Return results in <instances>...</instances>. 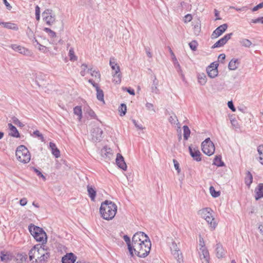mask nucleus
Masks as SVG:
<instances>
[{"mask_svg":"<svg viewBox=\"0 0 263 263\" xmlns=\"http://www.w3.org/2000/svg\"><path fill=\"white\" fill-rule=\"evenodd\" d=\"M133 245L130 255L133 256L134 252L141 258H145L148 255L152 246L149 237L142 232H137L133 235Z\"/></svg>","mask_w":263,"mask_h":263,"instance_id":"f257e3e1","label":"nucleus"},{"mask_svg":"<svg viewBox=\"0 0 263 263\" xmlns=\"http://www.w3.org/2000/svg\"><path fill=\"white\" fill-rule=\"evenodd\" d=\"M117 211V206L113 202L105 200L101 203L100 213L102 217L107 220L112 219Z\"/></svg>","mask_w":263,"mask_h":263,"instance_id":"f03ea898","label":"nucleus"},{"mask_svg":"<svg viewBox=\"0 0 263 263\" xmlns=\"http://www.w3.org/2000/svg\"><path fill=\"white\" fill-rule=\"evenodd\" d=\"M28 230L37 241L42 242L43 243L44 241L46 242L47 235L42 228L31 223L28 227Z\"/></svg>","mask_w":263,"mask_h":263,"instance_id":"7ed1b4c3","label":"nucleus"},{"mask_svg":"<svg viewBox=\"0 0 263 263\" xmlns=\"http://www.w3.org/2000/svg\"><path fill=\"white\" fill-rule=\"evenodd\" d=\"M17 159L24 163H27L30 160V154L29 151L24 145L18 146L15 152Z\"/></svg>","mask_w":263,"mask_h":263,"instance_id":"20e7f679","label":"nucleus"},{"mask_svg":"<svg viewBox=\"0 0 263 263\" xmlns=\"http://www.w3.org/2000/svg\"><path fill=\"white\" fill-rule=\"evenodd\" d=\"M201 146L202 151L205 155L210 156L214 153L215 150V146L210 138L205 139L201 143Z\"/></svg>","mask_w":263,"mask_h":263,"instance_id":"39448f33","label":"nucleus"},{"mask_svg":"<svg viewBox=\"0 0 263 263\" xmlns=\"http://www.w3.org/2000/svg\"><path fill=\"white\" fill-rule=\"evenodd\" d=\"M44 252V249L40 245H35L29 251L28 255L30 261H34L33 259L39 258L40 255Z\"/></svg>","mask_w":263,"mask_h":263,"instance_id":"423d86ee","label":"nucleus"},{"mask_svg":"<svg viewBox=\"0 0 263 263\" xmlns=\"http://www.w3.org/2000/svg\"><path fill=\"white\" fill-rule=\"evenodd\" d=\"M172 254L174 257L177 259L178 263L183 262V256L180 252L179 248L177 247V243L173 241L170 247Z\"/></svg>","mask_w":263,"mask_h":263,"instance_id":"0eeeda50","label":"nucleus"},{"mask_svg":"<svg viewBox=\"0 0 263 263\" xmlns=\"http://www.w3.org/2000/svg\"><path fill=\"white\" fill-rule=\"evenodd\" d=\"M43 20L46 23L50 26L55 22V15L52 13V11L50 9H46L42 13Z\"/></svg>","mask_w":263,"mask_h":263,"instance_id":"6e6552de","label":"nucleus"},{"mask_svg":"<svg viewBox=\"0 0 263 263\" xmlns=\"http://www.w3.org/2000/svg\"><path fill=\"white\" fill-rule=\"evenodd\" d=\"M218 64L215 62L212 63L210 65L206 68V72L208 76L211 78H214L217 76L218 74Z\"/></svg>","mask_w":263,"mask_h":263,"instance_id":"1a4fd4ad","label":"nucleus"},{"mask_svg":"<svg viewBox=\"0 0 263 263\" xmlns=\"http://www.w3.org/2000/svg\"><path fill=\"white\" fill-rule=\"evenodd\" d=\"M103 130L99 127H95L91 131L92 140L95 142H100L102 139Z\"/></svg>","mask_w":263,"mask_h":263,"instance_id":"9d476101","label":"nucleus"},{"mask_svg":"<svg viewBox=\"0 0 263 263\" xmlns=\"http://www.w3.org/2000/svg\"><path fill=\"white\" fill-rule=\"evenodd\" d=\"M233 33L226 34L223 37L217 41L212 46V48H216L222 47L231 38Z\"/></svg>","mask_w":263,"mask_h":263,"instance_id":"9b49d317","label":"nucleus"},{"mask_svg":"<svg viewBox=\"0 0 263 263\" xmlns=\"http://www.w3.org/2000/svg\"><path fill=\"white\" fill-rule=\"evenodd\" d=\"M189 151L190 155L194 160L198 162L201 160V154L198 147H196L193 148L191 146H190L189 147Z\"/></svg>","mask_w":263,"mask_h":263,"instance_id":"f8f14e48","label":"nucleus"},{"mask_svg":"<svg viewBox=\"0 0 263 263\" xmlns=\"http://www.w3.org/2000/svg\"><path fill=\"white\" fill-rule=\"evenodd\" d=\"M228 25L223 24L218 27L212 33L211 38L216 39L221 35L227 29Z\"/></svg>","mask_w":263,"mask_h":263,"instance_id":"ddd939ff","label":"nucleus"},{"mask_svg":"<svg viewBox=\"0 0 263 263\" xmlns=\"http://www.w3.org/2000/svg\"><path fill=\"white\" fill-rule=\"evenodd\" d=\"M116 163L117 166L123 170L126 171L127 169V165L124 161V158L121 154L118 153L116 159Z\"/></svg>","mask_w":263,"mask_h":263,"instance_id":"4468645a","label":"nucleus"},{"mask_svg":"<svg viewBox=\"0 0 263 263\" xmlns=\"http://www.w3.org/2000/svg\"><path fill=\"white\" fill-rule=\"evenodd\" d=\"M77 256L72 253L66 254L62 257V263H74Z\"/></svg>","mask_w":263,"mask_h":263,"instance_id":"2eb2a0df","label":"nucleus"},{"mask_svg":"<svg viewBox=\"0 0 263 263\" xmlns=\"http://www.w3.org/2000/svg\"><path fill=\"white\" fill-rule=\"evenodd\" d=\"M200 252L199 254L200 256V258L202 260V259H204L205 262L203 261V263H209L210 259V255L206 247L200 248H199Z\"/></svg>","mask_w":263,"mask_h":263,"instance_id":"dca6fc26","label":"nucleus"},{"mask_svg":"<svg viewBox=\"0 0 263 263\" xmlns=\"http://www.w3.org/2000/svg\"><path fill=\"white\" fill-rule=\"evenodd\" d=\"M10 47L14 51L24 55H28L30 53L28 49L17 44H11Z\"/></svg>","mask_w":263,"mask_h":263,"instance_id":"f3484780","label":"nucleus"},{"mask_svg":"<svg viewBox=\"0 0 263 263\" xmlns=\"http://www.w3.org/2000/svg\"><path fill=\"white\" fill-rule=\"evenodd\" d=\"M255 199L258 200L259 199L263 198V183H259L255 189Z\"/></svg>","mask_w":263,"mask_h":263,"instance_id":"a211bd4d","label":"nucleus"},{"mask_svg":"<svg viewBox=\"0 0 263 263\" xmlns=\"http://www.w3.org/2000/svg\"><path fill=\"white\" fill-rule=\"evenodd\" d=\"M117 71L112 72V82L115 84H120L121 82L122 74L120 72V69L117 68Z\"/></svg>","mask_w":263,"mask_h":263,"instance_id":"6ab92c4d","label":"nucleus"},{"mask_svg":"<svg viewBox=\"0 0 263 263\" xmlns=\"http://www.w3.org/2000/svg\"><path fill=\"white\" fill-rule=\"evenodd\" d=\"M8 126L11 132L10 133H9L10 136L15 138L20 137V134L15 126L13 125L11 123H8Z\"/></svg>","mask_w":263,"mask_h":263,"instance_id":"aec40b11","label":"nucleus"},{"mask_svg":"<svg viewBox=\"0 0 263 263\" xmlns=\"http://www.w3.org/2000/svg\"><path fill=\"white\" fill-rule=\"evenodd\" d=\"M50 256V254L48 252H46L45 251L44 252L42 253L40 256L39 258H35V262L37 263H44L45 261L49 258Z\"/></svg>","mask_w":263,"mask_h":263,"instance_id":"412c9836","label":"nucleus"},{"mask_svg":"<svg viewBox=\"0 0 263 263\" xmlns=\"http://www.w3.org/2000/svg\"><path fill=\"white\" fill-rule=\"evenodd\" d=\"M216 253L217 257L219 258L223 257L225 255L224 250L220 243L216 245Z\"/></svg>","mask_w":263,"mask_h":263,"instance_id":"4be33fe9","label":"nucleus"},{"mask_svg":"<svg viewBox=\"0 0 263 263\" xmlns=\"http://www.w3.org/2000/svg\"><path fill=\"white\" fill-rule=\"evenodd\" d=\"M170 52L172 56V60L174 62V64L176 68L177 69L178 72H181V66L179 64L177 59H176L175 54L173 52L171 48H169Z\"/></svg>","mask_w":263,"mask_h":263,"instance_id":"5701e85b","label":"nucleus"},{"mask_svg":"<svg viewBox=\"0 0 263 263\" xmlns=\"http://www.w3.org/2000/svg\"><path fill=\"white\" fill-rule=\"evenodd\" d=\"M239 64V62L238 59H232L229 63L228 68L231 70H236Z\"/></svg>","mask_w":263,"mask_h":263,"instance_id":"b1692460","label":"nucleus"},{"mask_svg":"<svg viewBox=\"0 0 263 263\" xmlns=\"http://www.w3.org/2000/svg\"><path fill=\"white\" fill-rule=\"evenodd\" d=\"M109 65L111 67L112 70L114 72L117 71V68L120 69V66L117 62V59L115 57H111L109 60Z\"/></svg>","mask_w":263,"mask_h":263,"instance_id":"393cba45","label":"nucleus"},{"mask_svg":"<svg viewBox=\"0 0 263 263\" xmlns=\"http://www.w3.org/2000/svg\"><path fill=\"white\" fill-rule=\"evenodd\" d=\"M49 147L52 151V154L56 157L59 158L60 156V151L57 147L55 144L52 142L49 143Z\"/></svg>","mask_w":263,"mask_h":263,"instance_id":"a878e982","label":"nucleus"},{"mask_svg":"<svg viewBox=\"0 0 263 263\" xmlns=\"http://www.w3.org/2000/svg\"><path fill=\"white\" fill-rule=\"evenodd\" d=\"M1 25H2L4 27L7 29H12L15 31L18 29L17 26L15 24L11 22H1Z\"/></svg>","mask_w":263,"mask_h":263,"instance_id":"bb28decb","label":"nucleus"},{"mask_svg":"<svg viewBox=\"0 0 263 263\" xmlns=\"http://www.w3.org/2000/svg\"><path fill=\"white\" fill-rule=\"evenodd\" d=\"M123 239L127 245L128 250L129 252V253L132 254V248H133L132 246H134L133 245V237H132V242L130 241V238L126 235H125L123 236Z\"/></svg>","mask_w":263,"mask_h":263,"instance_id":"cd10ccee","label":"nucleus"},{"mask_svg":"<svg viewBox=\"0 0 263 263\" xmlns=\"http://www.w3.org/2000/svg\"><path fill=\"white\" fill-rule=\"evenodd\" d=\"M211 211H212L210 208H204L199 211V214L205 219L210 216L211 214V213H210Z\"/></svg>","mask_w":263,"mask_h":263,"instance_id":"c85d7f7f","label":"nucleus"},{"mask_svg":"<svg viewBox=\"0 0 263 263\" xmlns=\"http://www.w3.org/2000/svg\"><path fill=\"white\" fill-rule=\"evenodd\" d=\"M205 220L208 222V223L210 224V227L211 228L212 230L215 229L217 224L215 221L214 218L213 217L212 215V213L210 214V216L206 218V219H205Z\"/></svg>","mask_w":263,"mask_h":263,"instance_id":"c756f323","label":"nucleus"},{"mask_svg":"<svg viewBox=\"0 0 263 263\" xmlns=\"http://www.w3.org/2000/svg\"><path fill=\"white\" fill-rule=\"evenodd\" d=\"M246 184L249 187L253 181V176L249 171L246 173V176L245 178Z\"/></svg>","mask_w":263,"mask_h":263,"instance_id":"7c9ffc66","label":"nucleus"},{"mask_svg":"<svg viewBox=\"0 0 263 263\" xmlns=\"http://www.w3.org/2000/svg\"><path fill=\"white\" fill-rule=\"evenodd\" d=\"M87 191L88 195L90 198L91 200L93 201L96 196V191L95 189L91 186L87 185Z\"/></svg>","mask_w":263,"mask_h":263,"instance_id":"2f4dec72","label":"nucleus"},{"mask_svg":"<svg viewBox=\"0 0 263 263\" xmlns=\"http://www.w3.org/2000/svg\"><path fill=\"white\" fill-rule=\"evenodd\" d=\"M27 258V255L26 253H18L16 256V259L18 263H23L25 261Z\"/></svg>","mask_w":263,"mask_h":263,"instance_id":"473e14b6","label":"nucleus"},{"mask_svg":"<svg viewBox=\"0 0 263 263\" xmlns=\"http://www.w3.org/2000/svg\"><path fill=\"white\" fill-rule=\"evenodd\" d=\"M1 260L2 261H10L12 259V256L8 253L5 254L3 252L0 253Z\"/></svg>","mask_w":263,"mask_h":263,"instance_id":"72a5a7b5","label":"nucleus"},{"mask_svg":"<svg viewBox=\"0 0 263 263\" xmlns=\"http://www.w3.org/2000/svg\"><path fill=\"white\" fill-rule=\"evenodd\" d=\"M213 164L218 166H223L224 165V162L221 160V156H216L213 161Z\"/></svg>","mask_w":263,"mask_h":263,"instance_id":"f704fd0d","label":"nucleus"},{"mask_svg":"<svg viewBox=\"0 0 263 263\" xmlns=\"http://www.w3.org/2000/svg\"><path fill=\"white\" fill-rule=\"evenodd\" d=\"M158 82L156 79V76L154 77V79L153 82V84L151 87L152 92L158 94L159 93V90L157 88Z\"/></svg>","mask_w":263,"mask_h":263,"instance_id":"c9c22d12","label":"nucleus"},{"mask_svg":"<svg viewBox=\"0 0 263 263\" xmlns=\"http://www.w3.org/2000/svg\"><path fill=\"white\" fill-rule=\"evenodd\" d=\"M198 82L201 85H204L206 83L207 79L206 75L204 73H199L198 74Z\"/></svg>","mask_w":263,"mask_h":263,"instance_id":"e433bc0d","label":"nucleus"},{"mask_svg":"<svg viewBox=\"0 0 263 263\" xmlns=\"http://www.w3.org/2000/svg\"><path fill=\"white\" fill-rule=\"evenodd\" d=\"M73 112L78 116V119L80 121L82 118V107L81 106H77L73 108Z\"/></svg>","mask_w":263,"mask_h":263,"instance_id":"4c0bfd02","label":"nucleus"},{"mask_svg":"<svg viewBox=\"0 0 263 263\" xmlns=\"http://www.w3.org/2000/svg\"><path fill=\"white\" fill-rule=\"evenodd\" d=\"M183 138L185 140H187L190 137L191 134V130L187 125H184L183 126Z\"/></svg>","mask_w":263,"mask_h":263,"instance_id":"58836bf2","label":"nucleus"},{"mask_svg":"<svg viewBox=\"0 0 263 263\" xmlns=\"http://www.w3.org/2000/svg\"><path fill=\"white\" fill-rule=\"evenodd\" d=\"M240 44L245 47L249 48L252 45V42L248 39H242L240 41Z\"/></svg>","mask_w":263,"mask_h":263,"instance_id":"ea45409f","label":"nucleus"},{"mask_svg":"<svg viewBox=\"0 0 263 263\" xmlns=\"http://www.w3.org/2000/svg\"><path fill=\"white\" fill-rule=\"evenodd\" d=\"M257 152L259 155V162L263 165V145H260L258 146Z\"/></svg>","mask_w":263,"mask_h":263,"instance_id":"a19ab883","label":"nucleus"},{"mask_svg":"<svg viewBox=\"0 0 263 263\" xmlns=\"http://www.w3.org/2000/svg\"><path fill=\"white\" fill-rule=\"evenodd\" d=\"M97 91V99L101 101L104 102V93L102 89L100 88H98L96 89Z\"/></svg>","mask_w":263,"mask_h":263,"instance_id":"79ce46f5","label":"nucleus"},{"mask_svg":"<svg viewBox=\"0 0 263 263\" xmlns=\"http://www.w3.org/2000/svg\"><path fill=\"white\" fill-rule=\"evenodd\" d=\"M209 190L212 197L216 198L220 196V192L219 191H216L213 186H211Z\"/></svg>","mask_w":263,"mask_h":263,"instance_id":"37998d69","label":"nucleus"},{"mask_svg":"<svg viewBox=\"0 0 263 263\" xmlns=\"http://www.w3.org/2000/svg\"><path fill=\"white\" fill-rule=\"evenodd\" d=\"M32 135L39 138V139L41 140L42 142L45 141V139L43 135L40 132L39 130H36L34 131Z\"/></svg>","mask_w":263,"mask_h":263,"instance_id":"c03bdc74","label":"nucleus"},{"mask_svg":"<svg viewBox=\"0 0 263 263\" xmlns=\"http://www.w3.org/2000/svg\"><path fill=\"white\" fill-rule=\"evenodd\" d=\"M126 105L124 103H122L119 109V110L120 112V116H124L126 114Z\"/></svg>","mask_w":263,"mask_h":263,"instance_id":"a18cd8bd","label":"nucleus"},{"mask_svg":"<svg viewBox=\"0 0 263 263\" xmlns=\"http://www.w3.org/2000/svg\"><path fill=\"white\" fill-rule=\"evenodd\" d=\"M189 45L191 50H192L193 51H196L197 50V48L198 44L196 41L193 40L192 42H191L189 44Z\"/></svg>","mask_w":263,"mask_h":263,"instance_id":"49530a36","label":"nucleus"},{"mask_svg":"<svg viewBox=\"0 0 263 263\" xmlns=\"http://www.w3.org/2000/svg\"><path fill=\"white\" fill-rule=\"evenodd\" d=\"M43 30L45 32H46V33H47L50 37H53V38L56 37L55 32H54L53 31L51 30L50 28H44Z\"/></svg>","mask_w":263,"mask_h":263,"instance_id":"de8ad7c7","label":"nucleus"},{"mask_svg":"<svg viewBox=\"0 0 263 263\" xmlns=\"http://www.w3.org/2000/svg\"><path fill=\"white\" fill-rule=\"evenodd\" d=\"M13 123L19 127H23L24 125L15 117L12 118Z\"/></svg>","mask_w":263,"mask_h":263,"instance_id":"09e8293b","label":"nucleus"},{"mask_svg":"<svg viewBox=\"0 0 263 263\" xmlns=\"http://www.w3.org/2000/svg\"><path fill=\"white\" fill-rule=\"evenodd\" d=\"M69 56L70 58V60L71 61H74L77 60V57L74 55V52L72 48H71L69 50Z\"/></svg>","mask_w":263,"mask_h":263,"instance_id":"8fccbe9b","label":"nucleus"},{"mask_svg":"<svg viewBox=\"0 0 263 263\" xmlns=\"http://www.w3.org/2000/svg\"><path fill=\"white\" fill-rule=\"evenodd\" d=\"M146 108L147 110L149 111H152L153 112H155V110L154 107V105L153 104L150 103H147L145 105Z\"/></svg>","mask_w":263,"mask_h":263,"instance_id":"3c124183","label":"nucleus"},{"mask_svg":"<svg viewBox=\"0 0 263 263\" xmlns=\"http://www.w3.org/2000/svg\"><path fill=\"white\" fill-rule=\"evenodd\" d=\"M251 23H260L261 24H263V17H259L256 19H253L251 20Z\"/></svg>","mask_w":263,"mask_h":263,"instance_id":"603ef678","label":"nucleus"},{"mask_svg":"<svg viewBox=\"0 0 263 263\" xmlns=\"http://www.w3.org/2000/svg\"><path fill=\"white\" fill-rule=\"evenodd\" d=\"M173 163L175 169L177 171L178 173H179L180 172V169L178 162L176 159H173Z\"/></svg>","mask_w":263,"mask_h":263,"instance_id":"864d4df0","label":"nucleus"},{"mask_svg":"<svg viewBox=\"0 0 263 263\" xmlns=\"http://www.w3.org/2000/svg\"><path fill=\"white\" fill-rule=\"evenodd\" d=\"M228 106L229 108L232 111H235L236 110L235 107L233 104L232 101H229L228 103Z\"/></svg>","mask_w":263,"mask_h":263,"instance_id":"5fc2aeb1","label":"nucleus"},{"mask_svg":"<svg viewBox=\"0 0 263 263\" xmlns=\"http://www.w3.org/2000/svg\"><path fill=\"white\" fill-rule=\"evenodd\" d=\"M87 114L89 115V116L92 117L93 119H96L97 118V116L95 114V112L91 109H89V110L87 111Z\"/></svg>","mask_w":263,"mask_h":263,"instance_id":"6e6d98bb","label":"nucleus"},{"mask_svg":"<svg viewBox=\"0 0 263 263\" xmlns=\"http://www.w3.org/2000/svg\"><path fill=\"white\" fill-rule=\"evenodd\" d=\"M192 20V16L190 14H187L184 16V21L185 23L189 22Z\"/></svg>","mask_w":263,"mask_h":263,"instance_id":"4d7b16f0","label":"nucleus"},{"mask_svg":"<svg viewBox=\"0 0 263 263\" xmlns=\"http://www.w3.org/2000/svg\"><path fill=\"white\" fill-rule=\"evenodd\" d=\"M230 8L232 9H235L237 11H246L247 9V6L242 7L241 8H237V7H231Z\"/></svg>","mask_w":263,"mask_h":263,"instance_id":"13d9d810","label":"nucleus"},{"mask_svg":"<svg viewBox=\"0 0 263 263\" xmlns=\"http://www.w3.org/2000/svg\"><path fill=\"white\" fill-rule=\"evenodd\" d=\"M263 7V2L260 3L258 5H256V6L254 7L252 9L253 11H256L259 9H260Z\"/></svg>","mask_w":263,"mask_h":263,"instance_id":"bf43d9fd","label":"nucleus"},{"mask_svg":"<svg viewBox=\"0 0 263 263\" xmlns=\"http://www.w3.org/2000/svg\"><path fill=\"white\" fill-rule=\"evenodd\" d=\"M124 90H126L127 92H128L130 95H135V90L133 88H131L130 87H125Z\"/></svg>","mask_w":263,"mask_h":263,"instance_id":"052dcab7","label":"nucleus"},{"mask_svg":"<svg viewBox=\"0 0 263 263\" xmlns=\"http://www.w3.org/2000/svg\"><path fill=\"white\" fill-rule=\"evenodd\" d=\"M88 82H89V83H90L91 84H92V86H93L94 87H95L96 89H97L98 88H99L98 84L97 83H95V82L93 80H92V79H89V80H88Z\"/></svg>","mask_w":263,"mask_h":263,"instance_id":"680f3d73","label":"nucleus"},{"mask_svg":"<svg viewBox=\"0 0 263 263\" xmlns=\"http://www.w3.org/2000/svg\"><path fill=\"white\" fill-rule=\"evenodd\" d=\"M20 203L22 206H25L27 203V200L26 198H23L20 200Z\"/></svg>","mask_w":263,"mask_h":263,"instance_id":"e2e57ef3","label":"nucleus"},{"mask_svg":"<svg viewBox=\"0 0 263 263\" xmlns=\"http://www.w3.org/2000/svg\"><path fill=\"white\" fill-rule=\"evenodd\" d=\"M199 246L201 247L200 248L205 247L204 241L203 238L200 236L199 237Z\"/></svg>","mask_w":263,"mask_h":263,"instance_id":"0e129e2a","label":"nucleus"},{"mask_svg":"<svg viewBox=\"0 0 263 263\" xmlns=\"http://www.w3.org/2000/svg\"><path fill=\"white\" fill-rule=\"evenodd\" d=\"M132 121H133V123L134 124L135 126L137 128H138V129H143V127H142V125H138V124H137V121H136L135 120L133 119V120H132Z\"/></svg>","mask_w":263,"mask_h":263,"instance_id":"69168bd1","label":"nucleus"},{"mask_svg":"<svg viewBox=\"0 0 263 263\" xmlns=\"http://www.w3.org/2000/svg\"><path fill=\"white\" fill-rule=\"evenodd\" d=\"M4 4L5 5L6 7L8 10H10L12 8L10 4L7 2V0H3Z\"/></svg>","mask_w":263,"mask_h":263,"instance_id":"338daca9","label":"nucleus"},{"mask_svg":"<svg viewBox=\"0 0 263 263\" xmlns=\"http://www.w3.org/2000/svg\"><path fill=\"white\" fill-rule=\"evenodd\" d=\"M226 58V55L224 53L220 54L218 56V60L221 62H222V61L224 60Z\"/></svg>","mask_w":263,"mask_h":263,"instance_id":"774afa93","label":"nucleus"}]
</instances>
